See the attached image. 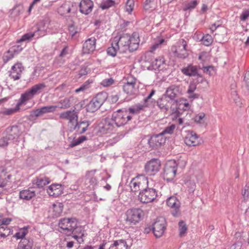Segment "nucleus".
Wrapping results in <instances>:
<instances>
[{"instance_id": "nucleus-13", "label": "nucleus", "mask_w": 249, "mask_h": 249, "mask_svg": "<svg viewBox=\"0 0 249 249\" xmlns=\"http://www.w3.org/2000/svg\"><path fill=\"white\" fill-rule=\"evenodd\" d=\"M160 162L158 159H152L148 161L144 166V170L149 176H154L159 171L160 168Z\"/></svg>"}, {"instance_id": "nucleus-44", "label": "nucleus", "mask_w": 249, "mask_h": 249, "mask_svg": "<svg viewBox=\"0 0 249 249\" xmlns=\"http://www.w3.org/2000/svg\"><path fill=\"white\" fill-rule=\"evenodd\" d=\"M188 228L185 222L182 220L178 222L179 235L180 237L184 236L187 231Z\"/></svg>"}, {"instance_id": "nucleus-26", "label": "nucleus", "mask_w": 249, "mask_h": 249, "mask_svg": "<svg viewBox=\"0 0 249 249\" xmlns=\"http://www.w3.org/2000/svg\"><path fill=\"white\" fill-rule=\"evenodd\" d=\"M80 12L85 15L90 13L93 7V3L91 0H82L79 4Z\"/></svg>"}, {"instance_id": "nucleus-16", "label": "nucleus", "mask_w": 249, "mask_h": 249, "mask_svg": "<svg viewBox=\"0 0 249 249\" xmlns=\"http://www.w3.org/2000/svg\"><path fill=\"white\" fill-rule=\"evenodd\" d=\"M59 118L60 119L68 121V124L72 126L77 122L78 116L74 110H70L61 112L59 114Z\"/></svg>"}, {"instance_id": "nucleus-43", "label": "nucleus", "mask_w": 249, "mask_h": 249, "mask_svg": "<svg viewBox=\"0 0 249 249\" xmlns=\"http://www.w3.org/2000/svg\"><path fill=\"white\" fill-rule=\"evenodd\" d=\"M20 106L18 104L15 108H6L1 111V113L3 115H12L19 110Z\"/></svg>"}, {"instance_id": "nucleus-33", "label": "nucleus", "mask_w": 249, "mask_h": 249, "mask_svg": "<svg viewBox=\"0 0 249 249\" xmlns=\"http://www.w3.org/2000/svg\"><path fill=\"white\" fill-rule=\"evenodd\" d=\"M181 72L185 75L192 76L197 74V69L196 66L190 65L181 70Z\"/></svg>"}, {"instance_id": "nucleus-53", "label": "nucleus", "mask_w": 249, "mask_h": 249, "mask_svg": "<svg viewBox=\"0 0 249 249\" xmlns=\"http://www.w3.org/2000/svg\"><path fill=\"white\" fill-rule=\"evenodd\" d=\"M91 71V69L88 66H83L79 71V75L80 76L86 75L88 73H89Z\"/></svg>"}, {"instance_id": "nucleus-11", "label": "nucleus", "mask_w": 249, "mask_h": 249, "mask_svg": "<svg viewBox=\"0 0 249 249\" xmlns=\"http://www.w3.org/2000/svg\"><path fill=\"white\" fill-rule=\"evenodd\" d=\"M177 164L175 160L168 161L165 164L163 178L167 181L172 180L176 175Z\"/></svg>"}, {"instance_id": "nucleus-45", "label": "nucleus", "mask_w": 249, "mask_h": 249, "mask_svg": "<svg viewBox=\"0 0 249 249\" xmlns=\"http://www.w3.org/2000/svg\"><path fill=\"white\" fill-rule=\"evenodd\" d=\"M115 2L113 0H105L100 4V7L103 9H107L109 8L115 6Z\"/></svg>"}, {"instance_id": "nucleus-48", "label": "nucleus", "mask_w": 249, "mask_h": 249, "mask_svg": "<svg viewBox=\"0 0 249 249\" xmlns=\"http://www.w3.org/2000/svg\"><path fill=\"white\" fill-rule=\"evenodd\" d=\"M135 6L134 0H127L125 5V10L128 14H131Z\"/></svg>"}, {"instance_id": "nucleus-20", "label": "nucleus", "mask_w": 249, "mask_h": 249, "mask_svg": "<svg viewBox=\"0 0 249 249\" xmlns=\"http://www.w3.org/2000/svg\"><path fill=\"white\" fill-rule=\"evenodd\" d=\"M96 43V39L94 37L87 39L83 45V53L86 54L92 53L95 50Z\"/></svg>"}, {"instance_id": "nucleus-18", "label": "nucleus", "mask_w": 249, "mask_h": 249, "mask_svg": "<svg viewBox=\"0 0 249 249\" xmlns=\"http://www.w3.org/2000/svg\"><path fill=\"white\" fill-rule=\"evenodd\" d=\"M24 68L20 62L15 63L11 69L10 71V77L14 80H18L21 78L22 71Z\"/></svg>"}, {"instance_id": "nucleus-35", "label": "nucleus", "mask_w": 249, "mask_h": 249, "mask_svg": "<svg viewBox=\"0 0 249 249\" xmlns=\"http://www.w3.org/2000/svg\"><path fill=\"white\" fill-rule=\"evenodd\" d=\"M89 125V123L87 121H82L80 122H76L73 126L74 129L76 130L78 133L82 134L85 132L88 127Z\"/></svg>"}, {"instance_id": "nucleus-24", "label": "nucleus", "mask_w": 249, "mask_h": 249, "mask_svg": "<svg viewBox=\"0 0 249 249\" xmlns=\"http://www.w3.org/2000/svg\"><path fill=\"white\" fill-rule=\"evenodd\" d=\"M57 107L58 106H44L41 108L33 110L32 111V113L33 115L37 117L46 113H52L55 111Z\"/></svg>"}, {"instance_id": "nucleus-59", "label": "nucleus", "mask_w": 249, "mask_h": 249, "mask_svg": "<svg viewBox=\"0 0 249 249\" xmlns=\"http://www.w3.org/2000/svg\"><path fill=\"white\" fill-rule=\"evenodd\" d=\"M12 219L9 218H2L0 217V225H5V226L10 224Z\"/></svg>"}, {"instance_id": "nucleus-6", "label": "nucleus", "mask_w": 249, "mask_h": 249, "mask_svg": "<svg viewBox=\"0 0 249 249\" xmlns=\"http://www.w3.org/2000/svg\"><path fill=\"white\" fill-rule=\"evenodd\" d=\"M148 184V179L143 175H138L132 179L129 186L132 192L137 193L142 189L147 188Z\"/></svg>"}, {"instance_id": "nucleus-29", "label": "nucleus", "mask_w": 249, "mask_h": 249, "mask_svg": "<svg viewBox=\"0 0 249 249\" xmlns=\"http://www.w3.org/2000/svg\"><path fill=\"white\" fill-rule=\"evenodd\" d=\"M116 127L112 118L106 120L103 128L107 133H114Z\"/></svg>"}, {"instance_id": "nucleus-17", "label": "nucleus", "mask_w": 249, "mask_h": 249, "mask_svg": "<svg viewBox=\"0 0 249 249\" xmlns=\"http://www.w3.org/2000/svg\"><path fill=\"white\" fill-rule=\"evenodd\" d=\"M166 204L172 209V214L174 216H178L180 214V203L176 196L169 197L166 200Z\"/></svg>"}, {"instance_id": "nucleus-27", "label": "nucleus", "mask_w": 249, "mask_h": 249, "mask_svg": "<svg viewBox=\"0 0 249 249\" xmlns=\"http://www.w3.org/2000/svg\"><path fill=\"white\" fill-rule=\"evenodd\" d=\"M22 50L21 47L19 46H15L11 48L3 55V62L6 63L10 59H12L14 55L17 54Z\"/></svg>"}, {"instance_id": "nucleus-49", "label": "nucleus", "mask_w": 249, "mask_h": 249, "mask_svg": "<svg viewBox=\"0 0 249 249\" xmlns=\"http://www.w3.org/2000/svg\"><path fill=\"white\" fill-rule=\"evenodd\" d=\"M28 229L27 228H22L15 234V236L17 239H22L28 233Z\"/></svg>"}, {"instance_id": "nucleus-1", "label": "nucleus", "mask_w": 249, "mask_h": 249, "mask_svg": "<svg viewBox=\"0 0 249 249\" xmlns=\"http://www.w3.org/2000/svg\"><path fill=\"white\" fill-rule=\"evenodd\" d=\"M140 42V36L137 33L131 35L125 34L115 36L112 39L111 46L107 50V54L115 56L117 51L120 53H126L127 51H135L138 49Z\"/></svg>"}, {"instance_id": "nucleus-40", "label": "nucleus", "mask_w": 249, "mask_h": 249, "mask_svg": "<svg viewBox=\"0 0 249 249\" xmlns=\"http://www.w3.org/2000/svg\"><path fill=\"white\" fill-rule=\"evenodd\" d=\"M94 80L93 79H89L84 83V84L79 88L75 90V92L78 93L83 92L90 88V85L93 83Z\"/></svg>"}, {"instance_id": "nucleus-62", "label": "nucleus", "mask_w": 249, "mask_h": 249, "mask_svg": "<svg viewBox=\"0 0 249 249\" xmlns=\"http://www.w3.org/2000/svg\"><path fill=\"white\" fill-rule=\"evenodd\" d=\"M8 144V139L6 138L0 139V146H4Z\"/></svg>"}, {"instance_id": "nucleus-42", "label": "nucleus", "mask_w": 249, "mask_h": 249, "mask_svg": "<svg viewBox=\"0 0 249 249\" xmlns=\"http://www.w3.org/2000/svg\"><path fill=\"white\" fill-rule=\"evenodd\" d=\"M17 249H32V243L24 239L19 243Z\"/></svg>"}, {"instance_id": "nucleus-12", "label": "nucleus", "mask_w": 249, "mask_h": 249, "mask_svg": "<svg viewBox=\"0 0 249 249\" xmlns=\"http://www.w3.org/2000/svg\"><path fill=\"white\" fill-rule=\"evenodd\" d=\"M126 82L123 86V90L127 94L132 95L135 94L138 91V88L136 86V79L129 75L126 77Z\"/></svg>"}, {"instance_id": "nucleus-52", "label": "nucleus", "mask_w": 249, "mask_h": 249, "mask_svg": "<svg viewBox=\"0 0 249 249\" xmlns=\"http://www.w3.org/2000/svg\"><path fill=\"white\" fill-rule=\"evenodd\" d=\"M198 4L196 0H194L187 4H186L183 7V10L186 11L188 10H191L195 8Z\"/></svg>"}, {"instance_id": "nucleus-50", "label": "nucleus", "mask_w": 249, "mask_h": 249, "mask_svg": "<svg viewBox=\"0 0 249 249\" xmlns=\"http://www.w3.org/2000/svg\"><path fill=\"white\" fill-rule=\"evenodd\" d=\"M201 40L204 45L209 46L212 44L213 39L211 35L207 34L203 37Z\"/></svg>"}, {"instance_id": "nucleus-19", "label": "nucleus", "mask_w": 249, "mask_h": 249, "mask_svg": "<svg viewBox=\"0 0 249 249\" xmlns=\"http://www.w3.org/2000/svg\"><path fill=\"white\" fill-rule=\"evenodd\" d=\"M169 99L175 100V98L181 94V90L179 86L172 85L169 86L164 94Z\"/></svg>"}, {"instance_id": "nucleus-51", "label": "nucleus", "mask_w": 249, "mask_h": 249, "mask_svg": "<svg viewBox=\"0 0 249 249\" xmlns=\"http://www.w3.org/2000/svg\"><path fill=\"white\" fill-rule=\"evenodd\" d=\"M10 232V230L4 226H0V239L7 236Z\"/></svg>"}, {"instance_id": "nucleus-5", "label": "nucleus", "mask_w": 249, "mask_h": 249, "mask_svg": "<svg viewBox=\"0 0 249 249\" xmlns=\"http://www.w3.org/2000/svg\"><path fill=\"white\" fill-rule=\"evenodd\" d=\"M112 118L117 127H121L128 123L132 119V116L126 109H118L113 112Z\"/></svg>"}, {"instance_id": "nucleus-4", "label": "nucleus", "mask_w": 249, "mask_h": 249, "mask_svg": "<svg viewBox=\"0 0 249 249\" xmlns=\"http://www.w3.org/2000/svg\"><path fill=\"white\" fill-rule=\"evenodd\" d=\"M188 48V42L182 38L171 47V50L175 57L184 59L189 55Z\"/></svg>"}, {"instance_id": "nucleus-63", "label": "nucleus", "mask_w": 249, "mask_h": 249, "mask_svg": "<svg viewBox=\"0 0 249 249\" xmlns=\"http://www.w3.org/2000/svg\"><path fill=\"white\" fill-rule=\"evenodd\" d=\"M69 30L70 35L73 37L76 33L77 31L75 30V27L73 26H71L69 27Z\"/></svg>"}, {"instance_id": "nucleus-47", "label": "nucleus", "mask_w": 249, "mask_h": 249, "mask_svg": "<svg viewBox=\"0 0 249 249\" xmlns=\"http://www.w3.org/2000/svg\"><path fill=\"white\" fill-rule=\"evenodd\" d=\"M59 104L60 105V106L57 107H59L60 109L68 108L71 106V104L70 99L69 98H65L64 99L60 100L59 102Z\"/></svg>"}, {"instance_id": "nucleus-38", "label": "nucleus", "mask_w": 249, "mask_h": 249, "mask_svg": "<svg viewBox=\"0 0 249 249\" xmlns=\"http://www.w3.org/2000/svg\"><path fill=\"white\" fill-rule=\"evenodd\" d=\"M185 184L188 188L189 193L193 194L196 186L194 178L193 177H191L189 180L185 181Z\"/></svg>"}, {"instance_id": "nucleus-55", "label": "nucleus", "mask_w": 249, "mask_h": 249, "mask_svg": "<svg viewBox=\"0 0 249 249\" xmlns=\"http://www.w3.org/2000/svg\"><path fill=\"white\" fill-rule=\"evenodd\" d=\"M114 83V80L112 78L105 79L101 82V85L104 87H107L111 86Z\"/></svg>"}, {"instance_id": "nucleus-37", "label": "nucleus", "mask_w": 249, "mask_h": 249, "mask_svg": "<svg viewBox=\"0 0 249 249\" xmlns=\"http://www.w3.org/2000/svg\"><path fill=\"white\" fill-rule=\"evenodd\" d=\"M157 7L156 0H146L143 5L145 10L152 11Z\"/></svg>"}, {"instance_id": "nucleus-61", "label": "nucleus", "mask_w": 249, "mask_h": 249, "mask_svg": "<svg viewBox=\"0 0 249 249\" xmlns=\"http://www.w3.org/2000/svg\"><path fill=\"white\" fill-rule=\"evenodd\" d=\"M119 98L118 95H112L109 97V101L111 103H115L118 101Z\"/></svg>"}, {"instance_id": "nucleus-22", "label": "nucleus", "mask_w": 249, "mask_h": 249, "mask_svg": "<svg viewBox=\"0 0 249 249\" xmlns=\"http://www.w3.org/2000/svg\"><path fill=\"white\" fill-rule=\"evenodd\" d=\"M47 192L50 196L56 197L63 193V187L60 184L53 183L48 187Z\"/></svg>"}, {"instance_id": "nucleus-58", "label": "nucleus", "mask_w": 249, "mask_h": 249, "mask_svg": "<svg viewBox=\"0 0 249 249\" xmlns=\"http://www.w3.org/2000/svg\"><path fill=\"white\" fill-rule=\"evenodd\" d=\"M196 89V85L194 82H191L189 84L188 90L187 91V93L190 94L193 93Z\"/></svg>"}, {"instance_id": "nucleus-14", "label": "nucleus", "mask_w": 249, "mask_h": 249, "mask_svg": "<svg viewBox=\"0 0 249 249\" xmlns=\"http://www.w3.org/2000/svg\"><path fill=\"white\" fill-rule=\"evenodd\" d=\"M202 139L194 131L187 132L184 139V142L189 146H196L202 143Z\"/></svg>"}, {"instance_id": "nucleus-2", "label": "nucleus", "mask_w": 249, "mask_h": 249, "mask_svg": "<svg viewBox=\"0 0 249 249\" xmlns=\"http://www.w3.org/2000/svg\"><path fill=\"white\" fill-rule=\"evenodd\" d=\"M124 220L130 225H136L144 218V212L141 208H132L128 209L125 213Z\"/></svg>"}, {"instance_id": "nucleus-46", "label": "nucleus", "mask_w": 249, "mask_h": 249, "mask_svg": "<svg viewBox=\"0 0 249 249\" xmlns=\"http://www.w3.org/2000/svg\"><path fill=\"white\" fill-rule=\"evenodd\" d=\"M87 139V137L85 136H81L77 139H73L70 144V147H73L76 145H78L83 142L84 141H86Z\"/></svg>"}, {"instance_id": "nucleus-54", "label": "nucleus", "mask_w": 249, "mask_h": 249, "mask_svg": "<svg viewBox=\"0 0 249 249\" xmlns=\"http://www.w3.org/2000/svg\"><path fill=\"white\" fill-rule=\"evenodd\" d=\"M176 128L175 124H171V125L167 126L165 129L162 131L160 133L163 136L164 134H172Z\"/></svg>"}, {"instance_id": "nucleus-56", "label": "nucleus", "mask_w": 249, "mask_h": 249, "mask_svg": "<svg viewBox=\"0 0 249 249\" xmlns=\"http://www.w3.org/2000/svg\"><path fill=\"white\" fill-rule=\"evenodd\" d=\"M210 54L206 52H201L199 55V59L202 61H206L210 59Z\"/></svg>"}, {"instance_id": "nucleus-25", "label": "nucleus", "mask_w": 249, "mask_h": 249, "mask_svg": "<svg viewBox=\"0 0 249 249\" xmlns=\"http://www.w3.org/2000/svg\"><path fill=\"white\" fill-rule=\"evenodd\" d=\"M49 178L43 175H40L36 177L33 180V184L38 188H42L51 182Z\"/></svg>"}, {"instance_id": "nucleus-36", "label": "nucleus", "mask_w": 249, "mask_h": 249, "mask_svg": "<svg viewBox=\"0 0 249 249\" xmlns=\"http://www.w3.org/2000/svg\"><path fill=\"white\" fill-rule=\"evenodd\" d=\"M177 102V106L178 105V109H182L183 110H188L191 107V105L185 99L181 98L178 100H176Z\"/></svg>"}, {"instance_id": "nucleus-41", "label": "nucleus", "mask_w": 249, "mask_h": 249, "mask_svg": "<svg viewBox=\"0 0 249 249\" xmlns=\"http://www.w3.org/2000/svg\"><path fill=\"white\" fill-rule=\"evenodd\" d=\"M194 121L199 124H204L206 123V114L203 112H201L196 114L193 119Z\"/></svg>"}, {"instance_id": "nucleus-34", "label": "nucleus", "mask_w": 249, "mask_h": 249, "mask_svg": "<svg viewBox=\"0 0 249 249\" xmlns=\"http://www.w3.org/2000/svg\"><path fill=\"white\" fill-rule=\"evenodd\" d=\"M107 98V94L106 92H101L98 93L94 97L92 98L99 106H101L104 103Z\"/></svg>"}, {"instance_id": "nucleus-39", "label": "nucleus", "mask_w": 249, "mask_h": 249, "mask_svg": "<svg viewBox=\"0 0 249 249\" xmlns=\"http://www.w3.org/2000/svg\"><path fill=\"white\" fill-rule=\"evenodd\" d=\"M100 106H98L93 100L92 99L89 103L86 106V110L89 112H94L97 111L99 108Z\"/></svg>"}, {"instance_id": "nucleus-28", "label": "nucleus", "mask_w": 249, "mask_h": 249, "mask_svg": "<svg viewBox=\"0 0 249 249\" xmlns=\"http://www.w3.org/2000/svg\"><path fill=\"white\" fill-rule=\"evenodd\" d=\"M128 246L126 240L118 239L113 241L108 249H128Z\"/></svg>"}, {"instance_id": "nucleus-23", "label": "nucleus", "mask_w": 249, "mask_h": 249, "mask_svg": "<svg viewBox=\"0 0 249 249\" xmlns=\"http://www.w3.org/2000/svg\"><path fill=\"white\" fill-rule=\"evenodd\" d=\"M12 175L6 172L3 168H0V193L3 189L11 181Z\"/></svg>"}, {"instance_id": "nucleus-64", "label": "nucleus", "mask_w": 249, "mask_h": 249, "mask_svg": "<svg viewBox=\"0 0 249 249\" xmlns=\"http://www.w3.org/2000/svg\"><path fill=\"white\" fill-rule=\"evenodd\" d=\"M245 81L246 86L249 88V71L245 74Z\"/></svg>"}, {"instance_id": "nucleus-60", "label": "nucleus", "mask_w": 249, "mask_h": 249, "mask_svg": "<svg viewBox=\"0 0 249 249\" xmlns=\"http://www.w3.org/2000/svg\"><path fill=\"white\" fill-rule=\"evenodd\" d=\"M249 17V10H246L242 12L240 16V19L245 21Z\"/></svg>"}, {"instance_id": "nucleus-15", "label": "nucleus", "mask_w": 249, "mask_h": 249, "mask_svg": "<svg viewBox=\"0 0 249 249\" xmlns=\"http://www.w3.org/2000/svg\"><path fill=\"white\" fill-rule=\"evenodd\" d=\"M165 229L166 221L163 218H158L153 224V231L154 235L157 238L162 236Z\"/></svg>"}, {"instance_id": "nucleus-31", "label": "nucleus", "mask_w": 249, "mask_h": 249, "mask_svg": "<svg viewBox=\"0 0 249 249\" xmlns=\"http://www.w3.org/2000/svg\"><path fill=\"white\" fill-rule=\"evenodd\" d=\"M147 107H148L147 104L144 103L143 104H137L126 110L128 112V113L132 116V114H139L141 111L143 110L144 108Z\"/></svg>"}, {"instance_id": "nucleus-7", "label": "nucleus", "mask_w": 249, "mask_h": 249, "mask_svg": "<svg viewBox=\"0 0 249 249\" xmlns=\"http://www.w3.org/2000/svg\"><path fill=\"white\" fill-rule=\"evenodd\" d=\"M157 105L162 111L165 113H167L168 111L170 112L172 109L174 110L175 106H177V102L176 100L169 99L164 94H163L158 100Z\"/></svg>"}, {"instance_id": "nucleus-3", "label": "nucleus", "mask_w": 249, "mask_h": 249, "mask_svg": "<svg viewBox=\"0 0 249 249\" xmlns=\"http://www.w3.org/2000/svg\"><path fill=\"white\" fill-rule=\"evenodd\" d=\"M46 87L44 83H39L34 85L21 95L18 102V104L20 106L25 105L27 101L33 99L36 95L41 93Z\"/></svg>"}, {"instance_id": "nucleus-57", "label": "nucleus", "mask_w": 249, "mask_h": 249, "mask_svg": "<svg viewBox=\"0 0 249 249\" xmlns=\"http://www.w3.org/2000/svg\"><path fill=\"white\" fill-rule=\"evenodd\" d=\"M35 36L34 33H29L24 35L18 42L29 40Z\"/></svg>"}, {"instance_id": "nucleus-30", "label": "nucleus", "mask_w": 249, "mask_h": 249, "mask_svg": "<svg viewBox=\"0 0 249 249\" xmlns=\"http://www.w3.org/2000/svg\"><path fill=\"white\" fill-rule=\"evenodd\" d=\"M63 209V204L60 202H56L53 205L50 211L53 217H58L62 213Z\"/></svg>"}, {"instance_id": "nucleus-10", "label": "nucleus", "mask_w": 249, "mask_h": 249, "mask_svg": "<svg viewBox=\"0 0 249 249\" xmlns=\"http://www.w3.org/2000/svg\"><path fill=\"white\" fill-rule=\"evenodd\" d=\"M174 110L172 109L171 112L168 111L166 114H170L171 118L173 121H176L179 125L185 124L187 125H190L192 123V121L189 119L190 114H187L185 117H181V114L178 110L177 106H175Z\"/></svg>"}, {"instance_id": "nucleus-21", "label": "nucleus", "mask_w": 249, "mask_h": 249, "mask_svg": "<svg viewBox=\"0 0 249 249\" xmlns=\"http://www.w3.org/2000/svg\"><path fill=\"white\" fill-rule=\"evenodd\" d=\"M166 141L164 137L160 133L152 136L149 140V144L153 148H157L161 146Z\"/></svg>"}, {"instance_id": "nucleus-9", "label": "nucleus", "mask_w": 249, "mask_h": 249, "mask_svg": "<svg viewBox=\"0 0 249 249\" xmlns=\"http://www.w3.org/2000/svg\"><path fill=\"white\" fill-rule=\"evenodd\" d=\"M157 196L156 189L147 188L141 190L139 195V199L143 203H148L153 202Z\"/></svg>"}, {"instance_id": "nucleus-32", "label": "nucleus", "mask_w": 249, "mask_h": 249, "mask_svg": "<svg viewBox=\"0 0 249 249\" xmlns=\"http://www.w3.org/2000/svg\"><path fill=\"white\" fill-rule=\"evenodd\" d=\"M35 191L31 189L23 190L19 193V197L26 200H30L35 196Z\"/></svg>"}, {"instance_id": "nucleus-8", "label": "nucleus", "mask_w": 249, "mask_h": 249, "mask_svg": "<svg viewBox=\"0 0 249 249\" xmlns=\"http://www.w3.org/2000/svg\"><path fill=\"white\" fill-rule=\"evenodd\" d=\"M58 225L63 232L71 233L77 227V221L75 218H64L59 221Z\"/></svg>"}]
</instances>
